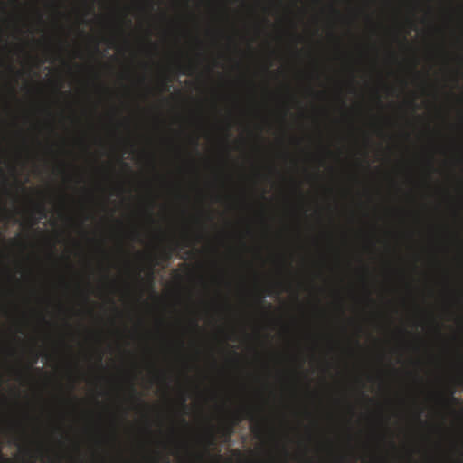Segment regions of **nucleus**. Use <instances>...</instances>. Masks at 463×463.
<instances>
[{
    "label": "nucleus",
    "instance_id": "f257e3e1",
    "mask_svg": "<svg viewBox=\"0 0 463 463\" xmlns=\"http://www.w3.org/2000/svg\"><path fill=\"white\" fill-rule=\"evenodd\" d=\"M243 418H248L250 419L251 421H254L255 422V425H254V429H253V431L254 432H261L262 430V426L260 424V422L259 420H257L252 410L250 409H245L243 411ZM234 419H235V422L238 423L239 421H241V420L242 419L241 416L239 415V413H236L234 414Z\"/></svg>",
    "mask_w": 463,
    "mask_h": 463
},
{
    "label": "nucleus",
    "instance_id": "f03ea898",
    "mask_svg": "<svg viewBox=\"0 0 463 463\" xmlns=\"http://www.w3.org/2000/svg\"><path fill=\"white\" fill-rule=\"evenodd\" d=\"M35 211L40 215L39 220L46 217L45 207L43 203L37 204L35 207Z\"/></svg>",
    "mask_w": 463,
    "mask_h": 463
},
{
    "label": "nucleus",
    "instance_id": "7ed1b4c3",
    "mask_svg": "<svg viewBox=\"0 0 463 463\" xmlns=\"http://www.w3.org/2000/svg\"><path fill=\"white\" fill-rule=\"evenodd\" d=\"M455 390L452 389L450 391V397L449 399L446 400L444 402L446 405H449V403H458V399L454 397Z\"/></svg>",
    "mask_w": 463,
    "mask_h": 463
},
{
    "label": "nucleus",
    "instance_id": "20e7f679",
    "mask_svg": "<svg viewBox=\"0 0 463 463\" xmlns=\"http://www.w3.org/2000/svg\"><path fill=\"white\" fill-rule=\"evenodd\" d=\"M173 251L174 250L172 249L164 250V251L162 252V257L164 260H169L172 257Z\"/></svg>",
    "mask_w": 463,
    "mask_h": 463
},
{
    "label": "nucleus",
    "instance_id": "39448f33",
    "mask_svg": "<svg viewBox=\"0 0 463 463\" xmlns=\"http://www.w3.org/2000/svg\"><path fill=\"white\" fill-rule=\"evenodd\" d=\"M215 444V437L214 435L211 432L209 433L208 435V438H207V445L208 446H213Z\"/></svg>",
    "mask_w": 463,
    "mask_h": 463
},
{
    "label": "nucleus",
    "instance_id": "423d86ee",
    "mask_svg": "<svg viewBox=\"0 0 463 463\" xmlns=\"http://www.w3.org/2000/svg\"><path fill=\"white\" fill-rule=\"evenodd\" d=\"M130 391H131V393L133 394L134 398L137 401V402H141L139 396H138V393L136 390V388L134 387L133 384H131L130 386Z\"/></svg>",
    "mask_w": 463,
    "mask_h": 463
},
{
    "label": "nucleus",
    "instance_id": "0eeeda50",
    "mask_svg": "<svg viewBox=\"0 0 463 463\" xmlns=\"http://www.w3.org/2000/svg\"><path fill=\"white\" fill-rule=\"evenodd\" d=\"M233 431V425H228L226 428H225V432H226V435L227 436H231L232 433Z\"/></svg>",
    "mask_w": 463,
    "mask_h": 463
},
{
    "label": "nucleus",
    "instance_id": "6e6552de",
    "mask_svg": "<svg viewBox=\"0 0 463 463\" xmlns=\"http://www.w3.org/2000/svg\"><path fill=\"white\" fill-rule=\"evenodd\" d=\"M38 357H39L38 354H36V353H35V354H33V362H32L31 365L28 367V370L30 369V367H31L33 364H36V363H37Z\"/></svg>",
    "mask_w": 463,
    "mask_h": 463
},
{
    "label": "nucleus",
    "instance_id": "1a4fd4ad",
    "mask_svg": "<svg viewBox=\"0 0 463 463\" xmlns=\"http://www.w3.org/2000/svg\"><path fill=\"white\" fill-rule=\"evenodd\" d=\"M192 73V67L188 66L185 68V70L183 71V74L190 75Z\"/></svg>",
    "mask_w": 463,
    "mask_h": 463
},
{
    "label": "nucleus",
    "instance_id": "9d476101",
    "mask_svg": "<svg viewBox=\"0 0 463 463\" xmlns=\"http://www.w3.org/2000/svg\"><path fill=\"white\" fill-rule=\"evenodd\" d=\"M185 402H186V396H185L184 394H183V395L181 396V404H182L183 406H185Z\"/></svg>",
    "mask_w": 463,
    "mask_h": 463
},
{
    "label": "nucleus",
    "instance_id": "9b49d317",
    "mask_svg": "<svg viewBox=\"0 0 463 463\" xmlns=\"http://www.w3.org/2000/svg\"><path fill=\"white\" fill-rule=\"evenodd\" d=\"M421 413H422V411L420 410V411H419V413H418V419H419V420H420Z\"/></svg>",
    "mask_w": 463,
    "mask_h": 463
},
{
    "label": "nucleus",
    "instance_id": "f8f14e48",
    "mask_svg": "<svg viewBox=\"0 0 463 463\" xmlns=\"http://www.w3.org/2000/svg\"><path fill=\"white\" fill-rule=\"evenodd\" d=\"M181 421H182L183 424L186 425V420H185V419L184 417L181 418Z\"/></svg>",
    "mask_w": 463,
    "mask_h": 463
},
{
    "label": "nucleus",
    "instance_id": "ddd939ff",
    "mask_svg": "<svg viewBox=\"0 0 463 463\" xmlns=\"http://www.w3.org/2000/svg\"><path fill=\"white\" fill-rule=\"evenodd\" d=\"M194 146H195V147H197V146H198L197 139H194Z\"/></svg>",
    "mask_w": 463,
    "mask_h": 463
},
{
    "label": "nucleus",
    "instance_id": "4468645a",
    "mask_svg": "<svg viewBox=\"0 0 463 463\" xmlns=\"http://www.w3.org/2000/svg\"><path fill=\"white\" fill-rule=\"evenodd\" d=\"M98 360H99V363H101V360H102L101 354L99 355Z\"/></svg>",
    "mask_w": 463,
    "mask_h": 463
},
{
    "label": "nucleus",
    "instance_id": "2eb2a0df",
    "mask_svg": "<svg viewBox=\"0 0 463 463\" xmlns=\"http://www.w3.org/2000/svg\"><path fill=\"white\" fill-rule=\"evenodd\" d=\"M127 23H128V26H130V25H131V20H129V19H128V20L127 21Z\"/></svg>",
    "mask_w": 463,
    "mask_h": 463
},
{
    "label": "nucleus",
    "instance_id": "dca6fc26",
    "mask_svg": "<svg viewBox=\"0 0 463 463\" xmlns=\"http://www.w3.org/2000/svg\"><path fill=\"white\" fill-rule=\"evenodd\" d=\"M194 327H198V324H197V322H196V321H194Z\"/></svg>",
    "mask_w": 463,
    "mask_h": 463
},
{
    "label": "nucleus",
    "instance_id": "f3484780",
    "mask_svg": "<svg viewBox=\"0 0 463 463\" xmlns=\"http://www.w3.org/2000/svg\"><path fill=\"white\" fill-rule=\"evenodd\" d=\"M135 237H137L138 236V233L137 232H135L134 233Z\"/></svg>",
    "mask_w": 463,
    "mask_h": 463
}]
</instances>
